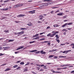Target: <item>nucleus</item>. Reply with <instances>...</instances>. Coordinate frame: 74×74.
<instances>
[{
	"instance_id": "1",
	"label": "nucleus",
	"mask_w": 74,
	"mask_h": 74,
	"mask_svg": "<svg viewBox=\"0 0 74 74\" xmlns=\"http://www.w3.org/2000/svg\"><path fill=\"white\" fill-rule=\"evenodd\" d=\"M43 1L44 2H45V1L48 2L45 3L44 5L45 6H46V7L48 6V5H51L52 4V0H44Z\"/></svg>"
},
{
	"instance_id": "2",
	"label": "nucleus",
	"mask_w": 74,
	"mask_h": 74,
	"mask_svg": "<svg viewBox=\"0 0 74 74\" xmlns=\"http://www.w3.org/2000/svg\"><path fill=\"white\" fill-rule=\"evenodd\" d=\"M57 33H58V32H55L53 34H52L51 33H49L47 35V37H53L54 36L56 35Z\"/></svg>"
},
{
	"instance_id": "3",
	"label": "nucleus",
	"mask_w": 74,
	"mask_h": 74,
	"mask_svg": "<svg viewBox=\"0 0 74 74\" xmlns=\"http://www.w3.org/2000/svg\"><path fill=\"white\" fill-rule=\"evenodd\" d=\"M73 23H65L63 25H62V27H64L66 26V25H71V24H73Z\"/></svg>"
},
{
	"instance_id": "4",
	"label": "nucleus",
	"mask_w": 74,
	"mask_h": 74,
	"mask_svg": "<svg viewBox=\"0 0 74 74\" xmlns=\"http://www.w3.org/2000/svg\"><path fill=\"white\" fill-rule=\"evenodd\" d=\"M23 5V4H18L15 5L14 6V8H17V7H22Z\"/></svg>"
},
{
	"instance_id": "5",
	"label": "nucleus",
	"mask_w": 74,
	"mask_h": 74,
	"mask_svg": "<svg viewBox=\"0 0 74 74\" xmlns=\"http://www.w3.org/2000/svg\"><path fill=\"white\" fill-rule=\"evenodd\" d=\"M36 11L35 10H33L32 11H30L28 12V13L29 14H35Z\"/></svg>"
},
{
	"instance_id": "6",
	"label": "nucleus",
	"mask_w": 74,
	"mask_h": 74,
	"mask_svg": "<svg viewBox=\"0 0 74 74\" xmlns=\"http://www.w3.org/2000/svg\"><path fill=\"white\" fill-rule=\"evenodd\" d=\"M71 52V50H67V51H64L62 52L63 53H66L67 54L68 53V52Z\"/></svg>"
},
{
	"instance_id": "7",
	"label": "nucleus",
	"mask_w": 74,
	"mask_h": 74,
	"mask_svg": "<svg viewBox=\"0 0 74 74\" xmlns=\"http://www.w3.org/2000/svg\"><path fill=\"white\" fill-rule=\"evenodd\" d=\"M40 53L41 54H43V55H45L46 54V53L43 50H42L40 51Z\"/></svg>"
},
{
	"instance_id": "8",
	"label": "nucleus",
	"mask_w": 74,
	"mask_h": 74,
	"mask_svg": "<svg viewBox=\"0 0 74 74\" xmlns=\"http://www.w3.org/2000/svg\"><path fill=\"white\" fill-rule=\"evenodd\" d=\"M63 15H64V14L63 12L60 13H59L57 14V15L59 16H62Z\"/></svg>"
},
{
	"instance_id": "9",
	"label": "nucleus",
	"mask_w": 74,
	"mask_h": 74,
	"mask_svg": "<svg viewBox=\"0 0 74 74\" xmlns=\"http://www.w3.org/2000/svg\"><path fill=\"white\" fill-rule=\"evenodd\" d=\"M26 16V15H25V14L22 15L20 14L18 15V16H17V17H18V16H19V17H23V16Z\"/></svg>"
},
{
	"instance_id": "10",
	"label": "nucleus",
	"mask_w": 74,
	"mask_h": 74,
	"mask_svg": "<svg viewBox=\"0 0 74 74\" xmlns=\"http://www.w3.org/2000/svg\"><path fill=\"white\" fill-rule=\"evenodd\" d=\"M10 47H6L5 48H3V49H4V51L5 50H7V49H10Z\"/></svg>"
},
{
	"instance_id": "11",
	"label": "nucleus",
	"mask_w": 74,
	"mask_h": 74,
	"mask_svg": "<svg viewBox=\"0 0 74 74\" xmlns=\"http://www.w3.org/2000/svg\"><path fill=\"white\" fill-rule=\"evenodd\" d=\"M27 25L29 26H33V24H32L31 22H29V23L27 24Z\"/></svg>"
},
{
	"instance_id": "12",
	"label": "nucleus",
	"mask_w": 74,
	"mask_h": 74,
	"mask_svg": "<svg viewBox=\"0 0 74 74\" xmlns=\"http://www.w3.org/2000/svg\"><path fill=\"white\" fill-rule=\"evenodd\" d=\"M8 10V8L1 9V10H2V11H7V10Z\"/></svg>"
},
{
	"instance_id": "13",
	"label": "nucleus",
	"mask_w": 74,
	"mask_h": 74,
	"mask_svg": "<svg viewBox=\"0 0 74 74\" xmlns=\"http://www.w3.org/2000/svg\"><path fill=\"white\" fill-rule=\"evenodd\" d=\"M24 48V47H19V48H17L16 50L18 51V50H19V49H22V48Z\"/></svg>"
},
{
	"instance_id": "14",
	"label": "nucleus",
	"mask_w": 74,
	"mask_h": 74,
	"mask_svg": "<svg viewBox=\"0 0 74 74\" xmlns=\"http://www.w3.org/2000/svg\"><path fill=\"white\" fill-rule=\"evenodd\" d=\"M23 33H24V31H23L20 32H18L19 34H20V35H22V34H23Z\"/></svg>"
},
{
	"instance_id": "15",
	"label": "nucleus",
	"mask_w": 74,
	"mask_h": 74,
	"mask_svg": "<svg viewBox=\"0 0 74 74\" xmlns=\"http://www.w3.org/2000/svg\"><path fill=\"white\" fill-rule=\"evenodd\" d=\"M59 57L60 58H66V56H59Z\"/></svg>"
},
{
	"instance_id": "16",
	"label": "nucleus",
	"mask_w": 74,
	"mask_h": 74,
	"mask_svg": "<svg viewBox=\"0 0 74 74\" xmlns=\"http://www.w3.org/2000/svg\"><path fill=\"white\" fill-rule=\"evenodd\" d=\"M36 51H37V50H34L32 51H29L30 52H36Z\"/></svg>"
},
{
	"instance_id": "17",
	"label": "nucleus",
	"mask_w": 74,
	"mask_h": 74,
	"mask_svg": "<svg viewBox=\"0 0 74 74\" xmlns=\"http://www.w3.org/2000/svg\"><path fill=\"white\" fill-rule=\"evenodd\" d=\"M4 32H5V33H9V30H5L4 31Z\"/></svg>"
},
{
	"instance_id": "18",
	"label": "nucleus",
	"mask_w": 74,
	"mask_h": 74,
	"mask_svg": "<svg viewBox=\"0 0 74 74\" xmlns=\"http://www.w3.org/2000/svg\"><path fill=\"white\" fill-rule=\"evenodd\" d=\"M11 70V69H6L5 70V71H9V70Z\"/></svg>"
},
{
	"instance_id": "19",
	"label": "nucleus",
	"mask_w": 74,
	"mask_h": 74,
	"mask_svg": "<svg viewBox=\"0 0 74 74\" xmlns=\"http://www.w3.org/2000/svg\"><path fill=\"white\" fill-rule=\"evenodd\" d=\"M56 37L57 38L56 39H59V36H58V35H56Z\"/></svg>"
},
{
	"instance_id": "20",
	"label": "nucleus",
	"mask_w": 74,
	"mask_h": 74,
	"mask_svg": "<svg viewBox=\"0 0 74 74\" xmlns=\"http://www.w3.org/2000/svg\"><path fill=\"white\" fill-rule=\"evenodd\" d=\"M39 35V34H36V35H35L33 37V38L35 37H37V36H38Z\"/></svg>"
},
{
	"instance_id": "21",
	"label": "nucleus",
	"mask_w": 74,
	"mask_h": 74,
	"mask_svg": "<svg viewBox=\"0 0 74 74\" xmlns=\"http://www.w3.org/2000/svg\"><path fill=\"white\" fill-rule=\"evenodd\" d=\"M10 1V0H7L6 1H4V3H7L8 2H9V1Z\"/></svg>"
},
{
	"instance_id": "22",
	"label": "nucleus",
	"mask_w": 74,
	"mask_h": 74,
	"mask_svg": "<svg viewBox=\"0 0 74 74\" xmlns=\"http://www.w3.org/2000/svg\"><path fill=\"white\" fill-rule=\"evenodd\" d=\"M14 40H9L8 42H12V41H14Z\"/></svg>"
},
{
	"instance_id": "23",
	"label": "nucleus",
	"mask_w": 74,
	"mask_h": 74,
	"mask_svg": "<svg viewBox=\"0 0 74 74\" xmlns=\"http://www.w3.org/2000/svg\"><path fill=\"white\" fill-rule=\"evenodd\" d=\"M13 68H16V67H18V65H15L13 66Z\"/></svg>"
},
{
	"instance_id": "24",
	"label": "nucleus",
	"mask_w": 74,
	"mask_h": 74,
	"mask_svg": "<svg viewBox=\"0 0 74 74\" xmlns=\"http://www.w3.org/2000/svg\"><path fill=\"white\" fill-rule=\"evenodd\" d=\"M24 62H21L20 63V64H21V65H23V64H24Z\"/></svg>"
},
{
	"instance_id": "25",
	"label": "nucleus",
	"mask_w": 74,
	"mask_h": 74,
	"mask_svg": "<svg viewBox=\"0 0 74 74\" xmlns=\"http://www.w3.org/2000/svg\"><path fill=\"white\" fill-rule=\"evenodd\" d=\"M34 42H35V41L30 42L29 44H32L33 43H34Z\"/></svg>"
},
{
	"instance_id": "26",
	"label": "nucleus",
	"mask_w": 74,
	"mask_h": 74,
	"mask_svg": "<svg viewBox=\"0 0 74 74\" xmlns=\"http://www.w3.org/2000/svg\"><path fill=\"white\" fill-rule=\"evenodd\" d=\"M53 57V55H51L49 56V58H52Z\"/></svg>"
},
{
	"instance_id": "27",
	"label": "nucleus",
	"mask_w": 74,
	"mask_h": 74,
	"mask_svg": "<svg viewBox=\"0 0 74 74\" xmlns=\"http://www.w3.org/2000/svg\"><path fill=\"white\" fill-rule=\"evenodd\" d=\"M56 40L57 42H58V43L60 42V40H59L56 39Z\"/></svg>"
},
{
	"instance_id": "28",
	"label": "nucleus",
	"mask_w": 74,
	"mask_h": 74,
	"mask_svg": "<svg viewBox=\"0 0 74 74\" xmlns=\"http://www.w3.org/2000/svg\"><path fill=\"white\" fill-rule=\"evenodd\" d=\"M15 23H20L21 22L18 21H15Z\"/></svg>"
},
{
	"instance_id": "29",
	"label": "nucleus",
	"mask_w": 74,
	"mask_h": 74,
	"mask_svg": "<svg viewBox=\"0 0 74 74\" xmlns=\"http://www.w3.org/2000/svg\"><path fill=\"white\" fill-rule=\"evenodd\" d=\"M57 51V50L55 49L54 50H53L52 51H49V52H52V51Z\"/></svg>"
},
{
	"instance_id": "30",
	"label": "nucleus",
	"mask_w": 74,
	"mask_h": 74,
	"mask_svg": "<svg viewBox=\"0 0 74 74\" xmlns=\"http://www.w3.org/2000/svg\"><path fill=\"white\" fill-rule=\"evenodd\" d=\"M44 69H47V66H44Z\"/></svg>"
},
{
	"instance_id": "31",
	"label": "nucleus",
	"mask_w": 74,
	"mask_h": 74,
	"mask_svg": "<svg viewBox=\"0 0 74 74\" xmlns=\"http://www.w3.org/2000/svg\"><path fill=\"white\" fill-rule=\"evenodd\" d=\"M25 29H26L25 28H21V30H25Z\"/></svg>"
},
{
	"instance_id": "32",
	"label": "nucleus",
	"mask_w": 74,
	"mask_h": 74,
	"mask_svg": "<svg viewBox=\"0 0 74 74\" xmlns=\"http://www.w3.org/2000/svg\"><path fill=\"white\" fill-rule=\"evenodd\" d=\"M31 65H34L35 64H34V62H32L31 63Z\"/></svg>"
},
{
	"instance_id": "33",
	"label": "nucleus",
	"mask_w": 74,
	"mask_h": 74,
	"mask_svg": "<svg viewBox=\"0 0 74 74\" xmlns=\"http://www.w3.org/2000/svg\"><path fill=\"white\" fill-rule=\"evenodd\" d=\"M48 45H50L51 44V42H50L49 41H48Z\"/></svg>"
},
{
	"instance_id": "34",
	"label": "nucleus",
	"mask_w": 74,
	"mask_h": 74,
	"mask_svg": "<svg viewBox=\"0 0 74 74\" xmlns=\"http://www.w3.org/2000/svg\"><path fill=\"white\" fill-rule=\"evenodd\" d=\"M56 73H59V74H61L62 72H56Z\"/></svg>"
},
{
	"instance_id": "35",
	"label": "nucleus",
	"mask_w": 74,
	"mask_h": 74,
	"mask_svg": "<svg viewBox=\"0 0 74 74\" xmlns=\"http://www.w3.org/2000/svg\"><path fill=\"white\" fill-rule=\"evenodd\" d=\"M24 71H27V69H25L24 70Z\"/></svg>"
},
{
	"instance_id": "36",
	"label": "nucleus",
	"mask_w": 74,
	"mask_h": 74,
	"mask_svg": "<svg viewBox=\"0 0 74 74\" xmlns=\"http://www.w3.org/2000/svg\"><path fill=\"white\" fill-rule=\"evenodd\" d=\"M39 18H43V16L42 15H40L39 16Z\"/></svg>"
},
{
	"instance_id": "37",
	"label": "nucleus",
	"mask_w": 74,
	"mask_h": 74,
	"mask_svg": "<svg viewBox=\"0 0 74 74\" xmlns=\"http://www.w3.org/2000/svg\"><path fill=\"white\" fill-rule=\"evenodd\" d=\"M14 34L15 35H17V34H19V32H15L14 33Z\"/></svg>"
},
{
	"instance_id": "38",
	"label": "nucleus",
	"mask_w": 74,
	"mask_h": 74,
	"mask_svg": "<svg viewBox=\"0 0 74 74\" xmlns=\"http://www.w3.org/2000/svg\"><path fill=\"white\" fill-rule=\"evenodd\" d=\"M19 53V51H16L15 52V54H17V53Z\"/></svg>"
},
{
	"instance_id": "39",
	"label": "nucleus",
	"mask_w": 74,
	"mask_h": 74,
	"mask_svg": "<svg viewBox=\"0 0 74 74\" xmlns=\"http://www.w3.org/2000/svg\"><path fill=\"white\" fill-rule=\"evenodd\" d=\"M39 37L36 38H34L33 39V40H37V39H39Z\"/></svg>"
},
{
	"instance_id": "40",
	"label": "nucleus",
	"mask_w": 74,
	"mask_h": 74,
	"mask_svg": "<svg viewBox=\"0 0 74 74\" xmlns=\"http://www.w3.org/2000/svg\"><path fill=\"white\" fill-rule=\"evenodd\" d=\"M29 64H30V62H27V64H26L25 65V66H27V65H29Z\"/></svg>"
},
{
	"instance_id": "41",
	"label": "nucleus",
	"mask_w": 74,
	"mask_h": 74,
	"mask_svg": "<svg viewBox=\"0 0 74 74\" xmlns=\"http://www.w3.org/2000/svg\"><path fill=\"white\" fill-rule=\"evenodd\" d=\"M71 46H72V47H74V44H71Z\"/></svg>"
},
{
	"instance_id": "42",
	"label": "nucleus",
	"mask_w": 74,
	"mask_h": 74,
	"mask_svg": "<svg viewBox=\"0 0 74 74\" xmlns=\"http://www.w3.org/2000/svg\"><path fill=\"white\" fill-rule=\"evenodd\" d=\"M60 12L59 10H57L55 12V13H57V12Z\"/></svg>"
},
{
	"instance_id": "43",
	"label": "nucleus",
	"mask_w": 74,
	"mask_h": 74,
	"mask_svg": "<svg viewBox=\"0 0 74 74\" xmlns=\"http://www.w3.org/2000/svg\"><path fill=\"white\" fill-rule=\"evenodd\" d=\"M20 68H21V67L19 66L18 67L16 68V70H19V69H20Z\"/></svg>"
},
{
	"instance_id": "44",
	"label": "nucleus",
	"mask_w": 74,
	"mask_h": 74,
	"mask_svg": "<svg viewBox=\"0 0 74 74\" xmlns=\"http://www.w3.org/2000/svg\"><path fill=\"white\" fill-rule=\"evenodd\" d=\"M53 58H54V59H57V58H58V57L57 56H55V57H53Z\"/></svg>"
},
{
	"instance_id": "45",
	"label": "nucleus",
	"mask_w": 74,
	"mask_h": 74,
	"mask_svg": "<svg viewBox=\"0 0 74 74\" xmlns=\"http://www.w3.org/2000/svg\"><path fill=\"white\" fill-rule=\"evenodd\" d=\"M45 32H42V33H41L40 34V35H41L42 34H44L45 33Z\"/></svg>"
},
{
	"instance_id": "46",
	"label": "nucleus",
	"mask_w": 74,
	"mask_h": 74,
	"mask_svg": "<svg viewBox=\"0 0 74 74\" xmlns=\"http://www.w3.org/2000/svg\"><path fill=\"white\" fill-rule=\"evenodd\" d=\"M40 51H38L36 52V53H40Z\"/></svg>"
},
{
	"instance_id": "47",
	"label": "nucleus",
	"mask_w": 74,
	"mask_h": 74,
	"mask_svg": "<svg viewBox=\"0 0 74 74\" xmlns=\"http://www.w3.org/2000/svg\"><path fill=\"white\" fill-rule=\"evenodd\" d=\"M37 68L38 70H39L40 69V67H37Z\"/></svg>"
},
{
	"instance_id": "48",
	"label": "nucleus",
	"mask_w": 74,
	"mask_h": 74,
	"mask_svg": "<svg viewBox=\"0 0 74 74\" xmlns=\"http://www.w3.org/2000/svg\"><path fill=\"white\" fill-rule=\"evenodd\" d=\"M39 71H44V69H41Z\"/></svg>"
},
{
	"instance_id": "49",
	"label": "nucleus",
	"mask_w": 74,
	"mask_h": 74,
	"mask_svg": "<svg viewBox=\"0 0 74 74\" xmlns=\"http://www.w3.org/2000/svg\"><path fill=\"white\" fill-rule=\"evenodd\" d=\"M70 65H71V64H66V66H70Z\"/></svg>"
},
{
	"instance_id": "50",
	"label": "nucleus",
	"mask_w": 74,
	"mask_h": 74,
	"mask_svg": "<svg viewBox=\"0 0 74 74\" xmlns=\"http://www.w3.org/2000/svg\"><path fill=\"white\" fill-rule=\"evenodd\" d=\"M67 21H68V20H65L64 21V22H67Z\"/></svg>"
},
{
	"instance_id": "51",
	"label": "nucleus",
	"mask_w": 74,
	"mask_h": 74,
	"mask_svg": "<svg viewBox=\"0 0 74 74\" xmlns=\"http://www.w3.org/2000/svg\"><path fill=\"white\" fill-rule=\"evenodd\" d=\"M45 40V38H42L40 39V40Z\"/></svg>"
},
{
	"instance_id": "52",
	"label": "nucleus",
	"mask_w": 74,
	"mask_h": 74,
	"mask_svg": "<svg viewBox=\"0 0 74 74\" xmlns=\"http://www.w3.org/2000/svg\"><path fill=\"white\" fill-rule=\"evenodd\" d=\"M48 41H45L44 42V43H47V42H48Z\"/></svg>"
},
{
	"instance_id": "53",
	"label": "nucleus",
	"mask_w": 74,
	"mask_h": 74,
	"mask_svg": "<svg viewBox=\"0 0 74 74\" xmlns=\"http://www.w3.org/2000/svg\"><path fill=\"white\" fill-rule=\"evenodd\" d=\"M71 73H74V71H73L71 72Z\"/></svg>"
},
{
	"instance_id": "54",
	"label": "nucleus",
	"mask_w": 74,
	"mask_h": 74,
	"mask_svg": "<svg viewBox=\"0 0 74 74\" xmlns=\"http://www.w3.org/2000/svg\"><path fill=\"white\" fill-rule=\"evenodd\" d=\"M6 64H7L5 63V64H2L1 65V66H4V65H6Z\"/></svg>"
},
{
	"instance_id": "55",
	"label": "nucleus",
	"mask_w": 74,
	"mask_h": 74,
	"mask_svg": "<svg viewBox=\"0 0 74 74\" xmlns=\"http://www.w3.org/2000/svg\"><path fill=\"white\" fill-rule=\"evenodd\" d=\"M65 44H62L60 45H64Z\"/></svg>"
},
{
	"instance_id": "56",
	"label": "nucleus",
	"mask_w": 74,
	"mask_h": 74,
	"mask_svg": "<svg viewBox=\"0 0 74 74\" xmlns=\"http://www.w3.org/2000/svg\"><path fill=\"white\" fill-rule=\"evenodd\" d=\"M44 66V65L42 64L40 66V67H43Z\"/></svg>"
},
{
	"instance_id": "57",
	"label": "nucleus",
	"mask_w": 74,
	"mask_h": 74,
	"mask_svg": "<svg viewBox=\"0 0 74 74\" xmlns=\"http://www.w3.org/2000/svg\"><path fill=\"white\" fill-rule=\"evenodd\" d=\"M58 8V7H54L53 8H52L55 9V8Z\"/></svg>"
},
{
	"instance_id": "58",
	"label": "nucleus",
	"mask_w": 74,
	"mask_h": 74,
	"mask_svg": "<svg viewBox=\"0 0 74 74\" xmlns=\"http://www.w3.org/2000/svg\"><path fill=\"white\" fill-rule=\"evenodd\" d=\"M2 49V47H0V50H1Z\"/></svg>"
},
{
	"instance_id": "59",
	"label": "nucleus",
	"mask_w": 74,
	"mask_h": 74,
	"mask_svg": "<svg viewBox=\"0 0 74 74\" xmlns=\"http://www.w3.org/2000/svg\"><path fill=\"white\" fill-rule=\"evenodd\" d=\"M32 73H33V74H37V73H35V72H32Z\"/></svg>"
},
{
	"instance_id": "60",
	"label": "nucleus",
	"mask_w": 74,
	"mask_h": 74,
	"mask_svg": "<svg viewBox=\"0 0 74 74\" xmlns=\"http://www.w3.org/2000/svg\"><path fill=\"white\" fill-rule=\"evenodd\" d=\"M54 12V11H51V12L50 13H51V14H53V12Z\"/></svg>"
},
{
	"instance_id": "61",
	"label": "nucleus",
	"mask_w": 74,
	"mask_h": 74,
	"mask_svg": "<svg viewBox=\"0 0 74 74\" xmlns=\"http://www.w3.org/2000/svg\"><path fill=\"white\" fill-rule=\"evenodd\" d=\"M21 61H18L17 63H20V62H21Z\"/></svg>"
},
{
	"instance_id": "62",
	"label": "nucleus",
	"mask_w": 74,
	"mask_h": 74,
	"mask_svg": "<svg viewBox=\"0 0 74 74\" xmlns=\"http://www.w3.org/2000/svg\"><path fill=\"white\" fill-rule=\"evenodd\" d=\"M42 22H41L40 21H38V23H42Z\"/></svg>"
},
{
	"instance_id": "63",
	"label": "nucleus",
	"mask_w": 74,
	"mask_h": 74,
	"mask_svg": "<svg viewBox=\"0 0 74 74\" xmlns=\"http://www.w3.org/2000/svg\"><path fill=\"white\" fill-rule=\"evenodd\" d=\"M64 35H66V32H64L63 33Z\"/></svg>"
},
{
	"instance_id": "64",
	"label": "nucleus",
	"mask_w": 74,
	"mask_h": 74,
	"mask_svg": "<svg viewBox=\"0 0 74 74\" xmlns=\"http://www.w3.org/2000/svg\"><path fill=\"white\" fill-rule=\"evenodd\" d=\"M57 70H61V69H60V68H57Z\"/></svg>"
}]
</instances>
